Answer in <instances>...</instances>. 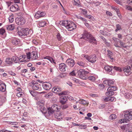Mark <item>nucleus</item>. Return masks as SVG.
Returning <instances> with one entry per match:
<instances>
[{
	"label": "nucleus",
	"instance_id": "obj_6",
	"mask_svg": "<svg viewBox=\"0 0 132 132\" xmlns=\"http://www.w3.org/2000/svg\"><path fill=\"white\" fill-rule=\"evenodd\" d=\"M84 57L90 62L92 63L95 62L97 59L95 55H84Z\"/></svg>",
	"mask_w": 132,
	"mask_h": 132
},
{
	"label": "nucleus",
	"instance_id": "obj_60",
	"mask_svg": "<svg viewBox=\"0 0 132 132\" xmlns=\"http://www.w3.org/2000/svg\"><path fill=\"white\" fill-rule=\"evenodd\" d=\"M66 93L65 92H61L59 94V95L60 96H61L62 95H65L66 94Z\"/></svg>",
	"mask_w": 132,
	"mask_h": 132
},
{
	"label": "nucleus",
	"instance_id": "obj_18",
	"mask_svg": "<svg viewBox=\"0 0 132 132\" xmlns=\"http://www.w3.org/2000/svg\"><path fill=\"white\" fill-rule=\"evenodd\" d=\"M32 33V31L31 29L28 28H25V36L28 35V37H29Z\"/></svg>",
	"mask_w": 132,
	"mask_h": 132
},
{
	"label": "nucleus",
	"instance_id": "obj_34",
	"mask_svg": "<svg viewBox=\"0 0 132 132\" xmlns=\"http://www.w3.org/2000/svg\"><path fill=\"white\" fill-rule=\"evenodd\" d=\"M46 22L45 21H41V22H39L38 25H38L41 27H43L44 26H45L46 25Z\"/></svg>",
	"mask_w": 132,
	"mask_h": 132
},
{
	"label": "nucleus",
	"instance_id": "obj_62",
	"mask_svg": "<svg viewBox=\"0 0 132 132\" xmlns=\"http://www.w3.org/2000/svg\"><path fill=\"white\" fill-rule=\"evenodd\" d=\"M119 42L120 43V45L123 47H125V46H124L125 44L124 43H123L121 41V40L119 41Z\"/></svg>",
	"mask_w": 132,
	"mask_h": 132
},
{
	"label": "nucleus",
	"instance_id": "obj_30",
	"mask_svg": "<svg viewBox=\"0 0 132 132\" xmlns=\"http://www.w3.org/2000/svg\"><path fill=\"white\" fill-rule=\"evenodd\" d=\"M47 109L48 113V114L49 116L51 115L52 114H53L54 112L52 109L51 107H49L47 108Z\"/></svg>",
	"mask_w": 132,
	"mask_h": 132
},
{
	"label": "nucleus",
	"instance_id": "obj_56",
	"mask_svg": "<svg viewBox=\"0 0 132 132\" xmlns=\"http://www.w3.org/2000/svg\"><path fill=\"white\" fill-rule=\"evenodd\" d=\"M85 17L90 19L92 20L93 19V17L90 15H86Z\"/></svg>",
	"mask_w": 132,
	"mask_h": 132
},
{
	"label": "nucleus",
	"instance_id": "obj_35",
	"mask_svg": "<svg viewBox=\"0 0 132 132\" xmlns=\"http://www.w3.org/2000/svg\"><path fill=\"white\" fill-rule=\"evenodd\" d=\"M41 111L44 114L47 113V110L45 108H44V106H42L40 109Z\"/></svg>",
	"mask_w": 132,
	"mask_h": 132
},
{
	"label": "nucleus",
	"instance_id": "obj_16",
	"mask_svg": "<svg viewBox=\"0 0 132 132\" xmlns=\"http://www.w3.org/2000/svg\"><path fill=\"white\" fill-rule=\"evenodd\" d=\"M19 35L22 38H24L25 37V28H22L20 31H18V32Z\"/></svg>",
	"mask_w": 132,
	"mask_h": 132
},
{
	"label": "nucleus",
	"instance_id": "obj_63",
	"mask_svg": "<svg viewBox=\"0 0 132 132\" xmlns=\"http://www.w3.org/2000/svg\"><path fill=\"white\" fill-rule=\"evenodd\" d=\"M106 14L107 15L110 16H111L112 15V13L109 11H107L106 12Z\"/></svg>",
	"mask_w": 132,
	"mask_h": 132
},
{
	"label": "nucleus",
	"instance_id": "obj_46",
	"mask_svg": "<svg viewBox=\"0 0 132 132\" xmlns=\"http://www.w3.org/2000/svg\"><path fill=\"white\" fill-rule=\"evenodd\" d=\"M76 17L78 19H80L82 21L85 22L87 21V20L86 19L80 16L77 15Z\"/></svg>",
	"mask_w": 132,
	"mask_h": 132
},
{
	"label": "nucleus",
	"instance_id": "obj_44",
	"mask_svg": "<svg viewBox=\"0 0 132 132\" xmlns=\"http://www.w3.org/2000/svg\"><path fill=\"white\" fill-rule=\"evenodd\" d=\"M30 38L28 36L27 37H25V42L27 44H28L30 43Z\"/></svg>",
	"mask_w": 132,
	"mask_h": 132
},
{
	"label": "nucleus",
	"instance_id": "obj_19",
	"mask_svg": "<svg viewBox=\"0 0 132 132\" xmlns=\"http://www.w3.org/2000/svg\"><path fill=\"white\" fill-rule=\"evenodd\" d=\"M51 108L54 112L59 111L60 109V106L56 104H54L53 105Z\"/></svg>",
	"mask_w": 132,
	"mask_h": 132
},
{
	"label": "nucleus",
	"instance_id": "obj_28",
	"mask_svg": "<svg viewBox=\"0 0 132 132\" xmlns=\"http://www.w3.org/2000/svg\"><path fill=\"white\" fill-rule=\"evenodd\" d=\"M14 28V24L7 25L6 26V28L8 30H12Z\"/></svg>",
	"mask_w": 132,
	"mask_h": 132
},
{
	"label": "nucleus",
	"instance_id": "obj_8",
	"mask_svg": "<svg viewBox=\"0 0 132 132\" xmlns=\"http://www.w3.org/2000/svg\"><path fill=\"white\" fill-rule=\"evenodd\" d=\"M15 21L16 23L19 25H22L24 23V18L22 17L16 18Z\"/></svg>",
	"mask_w": 132,
	"mask_h": 132
},
{
	"label": "nucleus",
	"instance_id": "obj_7",
	"mask_svg": "<svg viewBox=\"0 0 132 132\" xmlns=\"http://www.w3.org/2000/svg\"><path fill=\"white\" fill-rule=\"evenodd\" d=\"M124 118L129 120L132 119V111H124Z\"/></svg>",
	"mask_w": 132,
	"mask_h": 132
},
{
	"label": "nucleus",
	"instance_id": "obj_29",
	"mask_svg": "<svg viewBox=\"0 0 132 132\" xmlns=\"http://www.w3.org/2000/svg\"><path fill=\"white\" fill-rule=\"evenodd\" d=\"M124 96L127 98L130 99L132 97V95L129 92H127L125 94Z\"/></svg>",
	"mask_w": 132,
	"mask_h": 132
},
{
	"label": "nucleus",
	"instance_id": "obj_32",
	"mask_svg": "<svg viewBox=\"0 0 132 132\" xmlns=\"http://www.w3.org/2000/svg\"><path fill=\"white\" fill-rule=\"evenodd\" d=\"M77 64L80 66L82 67H85L86 66V64L85 63L81 61H78L77 62Z\"/></svg>",
	"mask_w": 132,
	"mask_h": 132
},
{
	"label": "nucleus",
	"instance_id": "obj_47",
	"mask_svg": "<svg viewBox=\"0 0 132 132\" xmlns=\"http://www.w3.org/2000/svg\"><path fill=\"white\" fill-rule=\"evenodd\" d=\"M88 79L92 81H94L96 79L95 77L93 76L89 77Z\"/></svg>",
	"mask_w": 132,
	"mask_h": 132
},
{
	"label": "nucleus",
	"instance_id": "obj_22",
	"mask_svg": "<svg viewBox=\"0 0 132 132\" xmlns=\"http://www.w3.org/2000/svg\"><path fill=\"white\" fill-rule=\"evenodd\" d=\"M61 90V88L58 87H54L52 89V91L55 93H57L60 92Z\"/></svg>",
	"mask_w": 132,
	"mask_h": 132
},
{
	"label": "nucleus",
	"instance_id": "obj_50",
	"mask_svg": "<svg viewBox=\"0 0 132 132\" xmlns=\"http://www.w3.org/2000/svg\"><path fill=\"white\" fill-rule=\"evenodd\" d=\"M5 32V30L3 28L0 29V34L1 35H3Z\"/></svg>",
	"mask_w": 132,
	"mask_h": 132
},
{
	"label": "nucleus",
	"instance_id": "obj_14",
	"mask_svg": "<svg viewBox=\"0 0 132 132\" xmlns=\"http://www.w3.org/2000/svg\"><path fill=\"white\" fill-rule=\"evenodd\" d=\"M29 92L31 95L34 97H35L38 94H41L44 93V92H39L35 90H29Z\"/></svg>",
	"mask_w": 132,
	"mask_h": 132
},
{
	"label": "nucleus",
	"instance_id": "obj_51",
	"mask_svg": "<svg viewBox=\"0 0 132 132\" xmlns=\"http://www.w3.org/2000/svg\"><path fill=\"white\" fill-rule=\"evenodd\" d=\"M125 8L128 10L132 11V9L130 6L128 5H126L125 6Z\"/></svg>",
	"mask_w": 132,
	"mask_h": 132
},
{
	"label": "nucleus",
	"instance_id": "obj_23",
	"mask_svg": "<svg viewBox=\"0 0 132 132\" xmlns=\"http://www.w3.org/2000/svg\"><path fill=\"white\" fill-rule=\"evenodd\" d=\"M104 83L106 84H107L109 86H111L113 84V81L109 79L106 80L104 81Z\"/></svg>",
	"mask_w": 132,
	"mask_h": 132
},
{
	"label": "nucleus",
	"instance_id": "obj_13",
	"mask_svg": "<svg viewBox=\"0 0 132 132\" xmlns=\"http://www.w3.org/2000/svg\"><path fill=\"white\" fill-rule=\"evenodd\" d=\"M103 100H104L105 102H107L108 101H116V99L114 97H112L109 96L108 97H104L103 98Z\"/></svg>",
	"mask_w": 132,
	"mask_h": 132
},
{
	"label": "nucleus",
	"instance_id": "obj_4",
	"mask_svg": "<svg viewBox=\"0 0 132 132\" xmlns=\"http://www.w3.org/2000/svg\"><path fill=\"white\" fill-rule=\"evenodd\" d=\"M88 73V72L81 69L78 71V76L82 79H86L87 78L86 75Z\"/></svg>",
	"mask_w": 132,
	"mask_h": 132
},
{
	"label": "nucleus",
	"instance_id": "obj_3",
	"mask_svg": "<svg viewBox=\"0 0 132 132\" xmlns=\"http://www.w3.org/2000/svg\"><path fill=\"white\" fill-rule=\"evenodd\" d=\"M30 85L33 90L40 91L42 90L40 84L35 80L32 81L31 83H30Z\"/></svg>",
	"mask_w": 132,
	"mask_h": 132
},
{
	"label": "nucleus",
	"instance_id": "obj_43",
	"mask_svg": "<svg viewBox=\"0 0 132 132\" xmlns=\"http://www.w3.org/2000/svg\"><path fill=\"white\" fill-rule=\"evenodd\" d=\"M26 55L27 58L28 59V60L27 61L25 60V62H27L28 61H29L30 59L31 58V53L30 52H29L28 53H26Z\"/></svg>",
	"mask_w": 132,
	"mask_h": 132
},
{
	"label": "nucleus",
	"instance_id": "obj_64",
	"mask_svg": "<svg viewBox=\"0 0 132 132\" xmlns=\"http://www.w3.org/2000/svg\"><path fill=\"white\" fill-rule=\"evenodd\" d=\"M90 95L93 97H97V95H96L93 94H90Z\"/></svg>",
	"mask_w": 132,
	"mask_h": 132
},
{
	"label": "nucleus",
	"instance_id": "obj_41",
	"mask_svg": "<svg viewBox=\"0 0 132 132\" xmlns=\"http://www.w3.org/2000/svg\"><path fill=\"white\" fill-rule=\"evenodd\" d=\"M116 29L115 30V31L116 32H117L119 30H122L121 26L119 24H116Z\"/></svg>",
	"mask_w": 132,
	"mask_h": 132
},
{
	"label": "nucleus",
	"instance_id": "obj_15",
	"mask_svg": "<svg viewBox=\"0 0 132 132\" xmlns=\"http://www.w3.org/2000/svg\"><path fill=\"white\" fill-rule=\"evenodd\" d=\"M66 65L64 63H61L59 64V69L62 71H65Z\"/></svg>",
	"mask_w": 132,
	"mask_h": 132
},
{
	"label": "nucleus",
	"instance_id": "obj_21",
	"mask_svg": "<svg viewBox=\"0 0 132 132\" xmlns=\"http://www.w3.org/2000/svg\"><path fill=\"white\" fill-rule=\"evenodd\" d=\"M20 41V40L18 39L13 38L12 39V43L13 45H16L19 44Z\"/></svg>",
	"mask_w": 132,
	"mask_h": 132
},
{
	"label": "nucleus",
	"instance_id": "obj_37",
	"mask_svg": "<svg viewBox=\"0 0 132 132\" xmlns=\"http://www.w3.org/2000/svg\"><path fill=\"white\" fill-rule=\"evenodd\" d=\"M5 62L9 64H10L13 62L12 60H11V58L10 59V58H6L5 60Z\"/></svg>",
	"mask_w": 132,
	"mask_h": 132
},
{
	"label": "nucleus",
	"instance_id": "obj_26",
	"mask_svg": "<svg viewBox=\"0 0 132 132\" xmlns=\"http://www.w3.org/2000/svg\"><path fill=\"white\" fill-rule=\"evenodd\" d=\"M107 51L108 52L107 55L108 57L110 58L111 60H113V53L109 50H108Z\"/></svg>",
	"mask_w": 132,
	"mask_h": 132
},
{
	"label": "nucleus",
	"instance_id": "obj_58",
	"mask_svg": "<svg viewBox=\"0 0 132 132\" xmlns=\"http://www.w3.org/2000/svg\"><path fill=\"white\" fill-rule=\"evenodd\" d=\"M68 107V106L67 105H63L61 107L62 109L63 110L66 109Z\"/></svg>",
	"mask_w": 132,
	"mask_h": 132
},
{
	"label": "nucleus",
	"instance_id": "obj_55",
	"mask_svg": "<svg viewBox=\"0 0 132 132\" xmlns=\"http://www.w3.org/2000/svg\"><path fill=\"white\" fill-rule=\"evenodd\" d=\"M99 32L102 34L104 35H106V33L103 30H100L99 31Z\"/></svg>",
	"mask_w": 132,
	"mask_h": 132
},
{
	"label": "nucleus",
	"instance_id": "obj_24",
	"mask_svg": "<svg viewBox=\"0 0 132 132\" xmlns=\"http://www.w3.org/2000/svg\"><path fill=\"white\" fill-rule=\"evenodd\" d=\"M0 90L2 92H5L6 90V85L5 84L2 83L0 85Z\"/></svg>",
	"mask_w": 132,
	"mask_h": 132
},
{
	"label": "nucleus",
	"instance_id": "obj_33",
	"mask_svg": "<svg viewBox=\"0 0 132 132\" xmlns=\"http://www.w3.org/2000/svg\"><path fill=\"white\" fill-rule=\"evenodd\" d=\"M62 115L60 114L59 112H57L56 114L55 113V116L56 118L57 119H62Z\"/></svg>",
	"mask_w": 132,
	"mask_h": 132
},
{
	"label": "nucleus",
	"instance_id": "obj_31",
	"mask_svg": "<svg viewBox=\"0 0 132 132\" xmlns=\"http://www.w3.org/2000/svg\"><path fill=\"white\" fill-rule=\"evenodd\" d=\"M129 121V120L128 119H125V118L120 119L119 121V123H128Z\"/></svg>",
	"mask_w": 132,
	"mask_h": 132
},
{
	"label": "nucleus",
	"instance_id": "obj_45",
	"mask_svg": "<svg viewBox=\"0 0 132 132\" xmlns=\"http://www.w3.org/2000/svg\"><path fill=\"white\" fill-rule=\"evenodd\" d=\"M117 117V116L114 114H112L109 116V119L111 120L115 119Z\"/></svg>",
	"mask_w": 132,
	"mask_h": 132
},
{
	"label": "nucleus",
	"instance_id": "obj_61",
	"mask_svg": "<svg viewBox=\"0 0 132 132\" xmlns=\"http://www.w3.org/2000/svg\"><path fill=\"white\" fill-rule=\"evenodd\" d=\"M127 3L128 4L132 5V0H127Z\"/></svg>",
	"mask_w": 132,
	"mask_h": 132
},
{
	"label": "nucleus",
	"instance_id": "obj_10",
	"mask_svg": "<svg viewBox=\"0 0 132 132\" xmlns=\"http://www.w3.org/2000/svg\"><path fill=\"white\" fill-rule=\"evenodd\" d=\"M46 13L43 12L37 11L35 15V17L38 19L45 15Z\"/></svg>",
	"mask_w": 132,
	"mask_h": 132
},
{
	"label": "nucleus",
	"instance_id": "obj_36",
	"mask_svg": "<svg viewBox=\"0 0 132 132\" xmlns=\"http://www.w3.org/2000/svg\"><path fill=\"white\" fill-rule=\"evenodd\" d=\"M53 95V93L52 92H49L48 94H46L45 95V96L46 98H51Z\"/></svg>",
	"mask_w": 132,
	"mask_h": 132
},
{
	"label": "nucleus",
	"instance_id": "obj_48",
	"mask_svg": "<svg viewBox=\"0 0 132 132\" xmlns=\"http://www.w3.org/2000/svg\"><path fill=\"white\" fill-rule=\"evenodd\" d=\"M113 68L117 71H121V68L117 66H114L113 67Z\"/></svg>",
	"mask_w": 132,
	"mask_h": 132
},
{
	"label": "nucleus",
	"instance_id": "obj_25",
	"mask_svg": "<svg viewBox=\"0 0 132 132\" xmlns=\"http://www.w3.org/2000/svg\"><path fill=\"white\" fill-rule=\"evenodd\" d=\"M60 102L63 104L65 103L67 100V98L65 96H61L60 98Z\"/></svg>",
	"mask_w": 132,
	"mask_h": 132
},
{
	"label": "nucleus",
	"instance_id": "obj_38",
	"mask_svg": "<svg viewBox=\"0 0 132 132\" xmlns=\"http://www.w3.org/2000/svg\"><path fill=\"white\" fill-rule=\"evenodd\" d=\"M79 103L80 104H87V105H88L89 104L88 102L87 103L86 101L84 100H80L79 101Z\"/></svg>",
	"mask_w": 132,
	"mask_h": 132
},
{
	"label": "nucleus",
	"instance_id": "obj_17",
	"mask_svg": "<svg viewBox=\"0 0 132 132\" xmlns=\"http://www.w3.org/2000/svg\"><path fill=\"white\" fill-rule=\"evenodd\" d=\"M19 7L16 4L12 5L10 8V10L12 12H15L17 11Z\"/></svg>",
	"mask_w": 132,
	"mask_h": 132
},
{
	"label": "nucleus",
	"instance_id": "obj_52",
	"mask_svg": "<svg viewBox=\"0 0 132 132\" xmlns=\"http://www.w3.org/2000/svg\"><path fill=\"white\" fill-rule=\"evenodd\" d=\"M23 94L22 92H19L17 93L16 95L18 97H21Z\"/></svg>",
	"mask_w": 132,
	"mask_h": 132
},
{
	"label": "nucleus",
	"instance_id": "obj_11",
	"mask_svg": "<svg viewBox=\"0 0 132 132\" xmlns=\"http://www.w3.org/2000/svg\"><path fill=\"white\" fill-rule=\"evenodd\" d=\"M66 64L71 67H73L75 64L74 60L71 59H69L66 61Z\"/></svg>",
	"mask_w": 132,
	"mask_h": 132
},
{
	"label": "nucleus",
	"instance_id": "obj_39",
	"mask_svg": "<svg viewBox=\"0 0 132 132\" xmlns=\"http://www.w3.org/2000/svg\"><path fill=\"white\" fill-rule=\"evenodd\" d=\"M106 95L108 96H111L113 95L114 94L113 92L111 91H108L105 93Z\"/></svg>",
	"mask_w": 132,
	"mask_h": 132
},
{
	"label": "nucleus",
	"instance_id": "obj_20",
	"mask_svg": "<svg viewBox=\"0 0 132 132\" xmlns=\"http://www.w3.org/2000/svg\"><path fill=\"white\" fill-rule=\"evenodd\" d=\"M31 56L32 60H35L38 57L37 53V52L33 51L31 53Z\"/></svg>",
	"mask_w": 132,
	"mask_h": 132
},
{
	"label": "nucleus",
	"instance_id": "obj_49",
	"mask_svg": "<svg viewBox=\"0 0 132 132\" xmlns=\"http://www.w3.org/2000/svg\"><path fill=\"white\" fill-rule=\"evenodd\" d=\"M57 38L59 40H60L62 39V36L59 33H58L56 35Z\"/></svg>",
	"mask_w": 132,
	"mask_h": 132
},
{
	"label": "nucleus",
	"instance_id": "obj_54",
	"mask_svg": "<svg viewBox=\"0 0 132 132\" xmlns=\"http://www.w3.org/2000/svg\"><path fill=\"white\" fill-rule=\"evenodd\" d=\"M115 42L114 44V46L117 47H120V46L118 45V43L117 41L115 40Z\"/></svg>",
	"mask_w": 132,
	"mask_h": 132
},
{
	"label": "nucleus",
	"instance_id": "obj_12",
	"mask_svg": "<svg viewBox=\"0 0 132 132\" xmlns=\"http://www.w3.org/2000/svg\"><path fill=\"white\" fill-rule=\"evenodd\" d=\"M130 66H127L125 67L123 69V71L125 72V74L126 76L129 75L131 73L130 71Z\"/></svg>",
	"mask_w": 132,
	"mask_h": 132
},
{
	"label": "nucleus",
	"instance_id": "obj_5",
	"mask_svg": "<svg viewBox=\"0 0 132 132\" xmlns=\"http://www.w3.org/2000/svg\"><path fill=\"white\" fill-rule=\"evenodd\" d=\"M25 57H23V56H20L19 58L16 56H13L11 58V60L12 62L15 63H20L21 62H24V61Z\"/></svg>",
	"mask_w": 132,
	"mask_h": 132
},
{
	"label": "nucleus",
	"instance_id": "obj_2",
	"mask_svg": "<svg viewBox=\"0 0 132 132\" xmlns=\"http://www.w3.org/2000/svg\"><path fill=\"white\" fill-rule=\"evenodd\" d=\"M61 23L62 25L64 26L69 31L72 30L76 28V24L72 21L65 20L62 21Z\"/></svg>",
	"mask_w": 132,
	"mask_h": 132
},
{
	"label": "nucleus",
	"instance_id": "obj_53",
	"mask_svg": "<svg viewBox=\"0 0 132 132\" xmlns=\"http://www.w3.org/2000/svg\"><path fill=\"white\" fill-rule=\"evenodd\" d=\"M70 75L72 76H75L76 75L75 71H72L70 73Z\"/></svg>",
	"mask_w": 132,
	"mask_h": 132
},
{
	"label": "nucleus",
	"instance_id": "obj_59",
	"mask_svg": "<svg viewBox=\"0 0 132 132\" xmlns=\"http://www.w3.org/2000/svg\"><path fill=\"white\" fill-rule=\"evenodd\" d=\"M100 38L103 40L104 42L106 43V39L102 36H100Z\"/></svg>",
	"mask_w": 132,
	"mask_h": 132
},
{
	"label": "nucleus",
	"instance_id": "obj_42",
	"mask_svg": "<svg viewBox=\"0 0 132 132\" xmlns=\"http://www.w3.org/2000/svg\"><path fill=\"white\" fill-rule=\"evenodd\" d=\"M44 59H47L49 60L51 63H55L53 59L50 56H46L44 58Z\"/></svg>",
	"mask_w": 132,
	"mask_h": 132
},
{
	"label": "nucleus",
	"instance_id": "obj_40",
	"mask_svg": "<svg viewBox=\"0 0 132 132\" xmlns=\"http://www.w3.org/2000/svg\"><path fill=\"white\" fill-rule=\"evenodd\" d=\"M9 22H12L14 20V16L13 14H12L10 16L9 18Z\"/></svg>",
	"mask_w": 132,
	"mask_h": 132
},
{
	"label": "nucleus",
	"instance_id": "obj_1",
	"mask_svg": "<svg viewBox=\"0 0 132 132\" xmlns=\"http://www.w3.org/2000/svg\"><path fill=\"white\" fill-rule=\"evenodd\" d=\"M87 39L90 43L93 44H97L96 41L95 39L92 36L87 32H86L83 34V36L80 38L79 41H81L82 39Z\"/></svg>",
	"mask_w": 132,
	"mask_h": 132
},
{
	"label": "nucleus",
	"instance_id": "obj_57",
	"mask_svg": "<svg viewBox=\"0 0 132 132\" xmlns=\"http://www.w3.org/2000/svg\"><path fill=\"white\" fill-rule=\"evenodd\" d=\"M105 106V105L104 104L100 105L99 107V108L100 109H102L104 108Z\"/></svg>",
	"mask_w": 132,
	"mask_h": 132
},
{
	"label": "nucleus",
	"instance_id": "obj_27",
	"mask_svg": "<svg viewBox=\"0 0 132 132\" xmlns=\"http://www.w3.org/2000/svg\"><path fill=\"white\" fill-rule=\"evenodd\" d=\"M113 66L110 65H106L104 67L105 70L108 72H110L112 69Z\"/></svg>",
	"mask_w": 132,
	"mask_h": 132
},
{
	"label": "nucleus",
	"instance_id": "obj_9",
	"mask_svg": "<svg viewBox=\"0 0 132 132\" xmlns=\"http://www.w3.org/2000/svg\"><path fill=\"white\" fill-rule=\"evenodd\" d=\"M42 86L45 90H49L51 88V85L48 82H45L42 84Z\"/></svg>",
	"mask_w": 132,
	"mask_h": 132
}]
</instances>
